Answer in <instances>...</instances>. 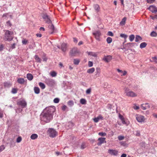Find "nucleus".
Listing matches in <instances>:
<instances>
[{"instance_id": "56", "label": "nucleus", "mask_w": 157, "mask_h": 157, "mask_svg": "<svg viewBox=\"0 0 157 157\" xmlns=\"http://www.w3.org/2000/svg\"><path fill=\"white\" fill-rule=\"evenodd\" d=\"M127 73V71H124V72L123 71V73L121 75V76H124L126 75Z\"/></svg>"}, {"instance_id": "7", "label": "nucleus", "mask_w": 157, "mask_h": 157, "mask_svg": "<svg viewBox=\"0 0 157 157\" xmlns=\"http://www.w3.org/2000/svg\"><path fill=\"white\" fill-rule=\"evenodd\" d=\"M17 104L18 105L21 106L22 108L26 107L27 106V103L24 100L17 101Z\"/></svg>"}, {"instance_id": "57", "label": "nucleus", "mask_w": 157, "mask_h": 157, "mask_svg": "<svg viewBox=\"0 0 157 157\" xmlns=\"http://www.w3.org/2000/svg\"><path fill=\"white\" fill-rule=\"evenodd\" d=\"M15 45L16 44L15 43H13V44L11 46V48L12 49L15 48Z\"/></svg>"}, {"instance_id": "52", "label": "nucleus", "mask_w": 157, "mask_h": 157, "mask_svg": "<svg viewBox=\"0 0 157 157\" xmlns=\"http://www.w3.org/2000/svg\"><path fill=\"white\" fill-rule=\"evenodd\" d=\"M91 89L90 88L86 90V94H90L91 92Z\"/></svg>"}, {"instance_id": "62", "label": "nucleus", "mask_w": 157, "mask_h": 157, "mask_svg": "<svg viewBox=\"0 0 157 157\" xmlns=\"http://www.w3.org/2000/svg\"><path fill=\"white\" fill-rule=\"evenodd\" d=\"M74 41L75 43H77L78 42V40L76 38H73Z\"/></svg>"}, {"instance_id": "63", "label": "nucleus", "mask_w": 157, "mask_h": 157, "mask_svg": "<svg viewBox=\"0 0 157 157\" xmlns=\"http://www.w3.org/2000/svg\"><path fill=\"white\" fill-rule=\"evenodd\" d=\"M155 61L157 62V58L156 56H155L152 58Z\"/></svg>"}, {"instance_id": "4", "label": "nucleus", "mask_w": 157, "mask_h": 157, "mask_svg": "<svg viewBox=\"0 0 157 157\" xmlns=\"http://www.w3.org/2000/svg\"><path fill=\"white\" fill-rule=\"evenodd\" d=\"M125 92L126 95L129 97H133L137 96V94L132 91H129L128 88H125Z\"/></svg>"}, {"instance_id": "19", "label": "nucleus", "mask_w": 157, "mask_h": 157, "mask_svg": "<svg viewBox=\"0 0 157 157\" xmlns=\"http://www.w3.org/2000/svg\"><path fill=\"white\" fill-rule=\"evenodd\" d=\"M26 77L29 81H31L33 78V75L30 73H28L27 74Z\"/></svg>"}, {"instance_id": "46", "label": "nucleus", "mask_w": 157, "mask_h": 157, "mask_svg": "<svg viewBox=\"0 0 157 157\" xmlns=\"http://www.w3.org/2000/svg\"><path fill=\"white\" fill-rule=\"evenodd\" d=\"M120 36L124 38L125 39H126L127 37V35L124 34H121L120 35Z\"/></svg>"}, {"instance_id": "37", "label": "nucleus", "mask_w": 157, "mask_h": 157, "mask_svg": "<svg viewBox=\"0 0 157 157\" xmlns=\"http://www.w3.org/2000/svg\"><path fill=\"white\" fill-rule=\"evenodd\" d=\"M98 135L102 136H106V134L105 132H101L98 133Z\"/></svg>"}, {"instance_id": "12", "label": "nucleus", "mask_w": 157, "mask_h": 157, "mask_svg": "<svg viewBox=\"0 0 157 157\" xmlns=\"http://www.w3.org/2000/svg\"><path fill=\"white\" fill-rule=\"evenodd\" d=\"M108 153L111 155L117 156L118 154V151L116 150L109 149L108 150Z\"/></svg>"}, {"instance_id": "64", "label": "nucleus", "mask_w": 157, "mask_h": 157, "mask_svg": "<svg viewBox=\"0 0 157 157\" xmlns=\"http://www.w3.org/2000/svg\"><path fill=\"white\" fill-rule=\"evenodd\" d=\"M126 156L127 155L126 154H123L121 155V157H126Z\"/></svg>"}, {"instance_id": "11", "label": "nucleus", "mask_w": 157, "mask_h": 157, "mask_svg": "<svg viewBox=\"0 0 157 157\" xmlns=\"http://www.w3.org/2000/svg\"><path fill=\"white\" fill-rule=\"evenodd\" d=\"M148 9L152 13L156 14L157 12V8L155 6H150Z\"/></svg>"}, {"instance_id": "15", "label": "nucleus", "mask_w": 157, "mask_h": 157, "mask_svg": "<svg viewBox=\"0 0 157 157\" xmlns=\"http://www.w3.org/2000/svg\"><path fill=\"white\" fill-rule=\"evenodd\" d=\"M112 58V56H105L103 58V60L106 62H109Z\"/></svg>"}, {"instance_id": "18", "label": "nucleus", "mask_w": 157, "mask_h": 157, "mask_svg": "<svg viewBox=\"0 0 157 157\" xmlns=\"http://www.w3.org/2000/svg\"><path fill=\"white\" fill-rule=\"evenodd\" d=\"M48 28L49 29L51 30L52 31V32L51 33V34H53L55 30L54 25L53 24H51V25H49L48 26Z\"/></svg>"}, {"instance_id": "41", "label": "nucleus", "mask_w": 157, "mask_h": 157, "mask_svg": "<svg viewBox=\"0 0 157 157\" xmlns=\"http://www.w3.org/2000/svg\"><path fill=\"white\" fill-rule=\"evenodd\" d=\"M17 92V90L15 88H13L11 91V92L13 94H15Z\"/></svg>"}, {"instance_id": "53", "label": "nucleus", "mask_w": 157, "mask_h": 157, "mask_svg": "<svg viewBox=\"0 0 157 157\" xmlns=\"http://www.w3.org/2000/svg\"><path fill=\"white\" fill-rule=\"evenodd\" d=\"M43 60L44 61H47V58L45 57V54H44V55H43Z\"/></svg>"}, {"instance_id": "21", "label": "nucleus", "mask_w": 157, "mask_h": 157, "mask_svg": "<svg viewBox=\"0 0 157 157\" xmlns=\"http://www.w3.org/2000/svg\"><path fill=\"white\" fill-rule=\"evenodd\" d=\"M34 58L37 62L41 63V59L37 55H35L34 56Z\"/></svg>"}, {"instance_id": "27", "label": "nucleus", "mask_w": 157, "mask_h": 157, "mask_svg": "<svg viewBox=\"0 0 157 157\" xmlns=\"http://www.w3.org/2000/svg\"><path fill=\"white\" fill-rule=\"evenodd\" d=\"M142 40V38L139 35H136L135 38V41L136 42H138L139 40Z\"/></svg>"}, {"instance_id": "24", "label": "nucleus", "mask_w": 157, "mask_h": 157, "mask_svg": "<svg viewBox=\"0 0 157 157\" xmlns=\"http://www.w3.org/2000/svg\"><path fill=\"white\" fill-rule=\"evenodd\" d=\"M5 87L9 88L11 86V84L10 82H6L4 83Z\"/></svg>"}, {"instance_id": "8", "label": "nucleus", "mask_w": 157, "mask_h": 157, "mask_svg": "<svg viewBox=\"0 0 157 157\" xmlns=\"http://www.w3.org/2000/svg\"><path fill=\"white\" fill-rule=\"evenodd\" d=\"M136 45V44L135 43H129L126 44L125 45V47H124L123 48H121L122 49H125L128 50Z\"/></svg>"}, {"instance_id": "51", "label": "nucleus", "mask_w": 157, "mask_h": 157, "mask_svg": "<svg viewBox=\"0 0 157 157\" xmlns=\"http://www.w3.org/2000/svg\"><path fill=\"white\" fill-rule=\"evenodd\" d=\"M144 104H143L141 105V109L143 110H145L147 109V108L146 106H144Z\"/></svg>"}, {"instance_id": "25", "label": "nucleus", "mask_w": 157, "mask_h": 157, "mask_svg": "<svg viewBox=\"0 0 157 157\" xmlns=\"http://www.w3.org/2000/svg\"><path fill=\"white\" fill-rule=\"evenodd\" d=\"M38 137V135L36 134H32L30 136V138L32 140H35Z\"/></svg>"}, {"instance_id": "36", "label": "nucleus", "mask_w": 157, "mask_h": 157, "mask_svg": "<svg viewBox=\"0 0 157 157\" xmlns=\"http://www.w3.org/2000/svg\"><path fill=\"white\" fill-rule=\"evenodd\" d=\"M112 41V38L110 37H108L106 39V41L108 44L110 43Z\"/></svg>"}, {"instance_id": "26", "label": "nucleus", "mask_w": 157, "mask_h": 157, "mask_svg": "<svg viewBox=\"0 0 157 157\" xmlns=\"http://www.w3.org/2000/svg\"><path fill=\"white\" fill-rule=\"evenodd\" d=\"M126 18L125 17H124L122 20L120 22V24L122 25H125Z\"/></svg>"}, {"instance_id": "16", "label": "nucleus", "mask_w": 157, "mask_h": 157, "mask_svg": "<svg viewBox=\"0 0 157 157\" xmlns=\"http://www.w3.org/2000/svg\"><path fill=\"white\" fill-rule=\"evenodd\" d=\"M103 117L101 115H99L96 118L94 119V121L95 122L97 123L100 120H102Z\"/></svg>"}, {"instance_id": "50", "label": "nucleus", "mask_w": 157, "mask_h": 157, "mask_svg": "<svg viewBox=\"0 0 157 157\" xmlns=\"http://www.w3.org/2000/svg\"><path fill=\"white\" fill-rule=\"evenodd\" d=\"M88 66L89 67H92L93 65V63L91 61H89L88 63Z\"/></svg>"}, {"instance_id": "44", "label": "nucleus", "mask_w": 157, "mask_h": 157, "mask_svg": "<svg viewBox=\"0 0 157 157\" xmlns=\"http://www.w3.org/2000/svg\"><path fill=\"white\" fill-rule=\"evenodd\" d=\"M22 140V139L21 137L19 136L17 139V143H20Z\"/></svg>"}, {"instance_id": "34", "label": "nucleus", "mask_w": 157, "mask_h": 157, "mask_svg": "<svg viewBox=\"0 0 157 157\" xmlns=\"http://www.w3.org/2000/svg\"><path fill=\"white\" fill-rule=\"evenodd\" d=\"M135 38L134 35L133 34L130 35L129 36V39L130 41H132Z\"/></svg>"}, {"instance_id": "39", "label": "nucleus", "mask_w": 157, "mask_h": 157, "mask_svg": "<svg viewBox=\"0 0 157 157\" xmlns=\"http://www.w3.org/2000/svg\"><path fill=\"white\" fill-rule=\"evenodd\" d=\"M59 98H56L53 100V101L55 103H57L59 102Z\"/></svg>"}, {"instance_id": "20", "label": "nucleus", "mask_w": 157, "mask_h": 157, "mask_svg": "<svg viewBox=\"0 0 157 157\" xmlns=\"http://www.w3.org/2000/svg\"><path fill=\"white\" fill-rule=\"evenodd\" d=\"M95 10L97 12H98L99 11L100 8L99 6L97 4H94V5Z\"/></svg>"}, {"instance_id": "9", "label": "nucleus", "mask_w": 157, "mask_h": 157, "mask_svg": "<svg viewBox=\"0 0 157 157\" xmlns=\"http://www.w3.org/2000/svg\"><path fill=\"white\" fill-rule=\"evenodd\" d=\"M79 52L77 48H73L70 52V55L71 56H75Z\"/></svg>"}, {"instance_id": "45", "label": "nucleus", "mask_w": 157, "mask_h": 157, "mask_svg": "<svg viewBox=\"0 0 157 157\" xmlns=\"http://www.w3.org/2000/svg\"><path fill=\"white\" fill-rule=\"evenodd\" d=\"M28 42V40L25 39H24L22 40V43L25 45L27 44Z\"/></svg>"}, {"instance_id": "5", "label": "nucleus", "mask_w": 157, "mask_h": 157, "mask_svg": "<svg viewBox=\"0 0 157 157\" xmlns=\"http://www.w3.org/2000/svg\"><path fill=\"white\" fill-rule=\"evenodd\" d=\"M49 136L51 137H54L57 134V132L55 130L52 128H50L48 130Z\"/></svg>"}, {"instance_id": "35", "label": "nucleus", "mask_w": 157, "mask_h": 157, "mask_svg": "<svg viewBox=\"0 0 157 157\" xmlns=\"http://www.w3.org/2000/svg\"><path fill=\"white\" fill-rule=\"evenodd\" d=\"M80 102L82 104H85L86 103V101L85 99L82 98L80 100Z\"/></svg>"}, {"instance_id": "6", "label": "nucleus", "mask_w": 157, "mask_h": 157, "mask_svg": "<svg viewBox=\"0 0 157 157\" xmlns=\"http://www.w3.org/2000/svg\"><path fill=\"white\" fill-rule=\"evenodd\" d=\"M42 17L47 23L49 24L52 23L50 17L47 13H44Z\"/></svg>"}, {"instance_id": "38", "label": "nucleus", "mask_w": 157, "mask_h": 157, "mask_svg": "<svg viewBox=\"0 0 157 157\" xmlns=\"http://www.w3.org/2000/svg\"><path fill=\"white\" fill-rule=\"evenodd\" d=\"M52 77H55L56 75V73L55 71H52L50 73Z\"/></svg>"}, {"instance_id": "33", "label": "nucleus", "mask_w": 157, "mask_h": 157, "mask_svg": "<svg viewBox=\"0 0 157 157\" xmlns=\"http://www.w3.org/2000/svg\"><path fill=\"white\" fill-rule=\"evenodd\" d=\"M80 62V60L78 59H74V63L75 64L77 65Z\"/></svg>"}, {"instance_id": "30", "label": "nucleus", "mask_w": 157, "mask_h": 157, "mask_svg": "<svg viewBox=\"0 0 157 157\" xmlns=\"http://www.w3.org/2000/svg\"><path fill=\"white\" fill-rule=\"evenodd\" d=\"M68 105L70 107L73 106L74 105V103L72 100H70L67 102Z\"/></svg>"}, {"instance_id": "42", "label": "nucleus", "mask_w": 157, "mask_h": 157, "mask_svg": "<svg viewBox=\"0 0 157 157\" xmlns=\"http://www.w3.org/2000/svg\"><path fill=\"white\" fill-rule=\"evenodd\" d=\"M124 136H119L118 137V139L119 140H122L124 139Z\"/></svg>"}, {"instance_id": "1", "label": "nucleus", "mask_w": 157, "mask_h": 157, "mask_svg": "<svg viewBox=\"0 0 157 157\" xmlns=\"http://www.w3.org/2000/svg\"><path fill=\"white\" fill-rule=\"evenodd\" d=\"M56 109L54 107L49 106L46 108L40 115L41 121L48 123L52 119L53 113Z\"/></svg>"}, {"instance_id": "31", "label": "nucleus", "mask_w": 157, "mask_h": 157, "mask_svg": "<svg viewBox=\"0 0 157 157\" xmlns=\"http://www.w3.org/2000/svg\"><path fill=\"white\" fill-rule=\"evenodd\" d=\"M39 85L42 89H44L45 88V86L44 84L41 82H40L39 83Z\"/></svg>"}, {"instance_id": "60", "label": "nucleus", "mask_w": 157, "mask_h": 157, "mask_svg": "<svg viewBox=\"0 0 157 157\" xmlns=\"http://www.w3.org/2000/svg\"><path fill=\"white\" fill-rule=\"evenodd\" d=\"M121 120L123 124H126V123L125 120H124V119H123Z\"/></svg>"}, {"instance_id": "48", "label": "nucleus", "mask_w": 157, "mask_h": 157, "mask_svg": "<svg viewBox=\"0 0 157 157\" xmlns=\"http://www.w3.org/2000/svg\"><path fill=\"white\" fill-rule=\"evenodd\" d=\"M107 35L109 36H113V33L111 31H109L107 33Z\"/></svg>"}, {"instance_id": "23", "label": "nucleus", "mask_w": 157, "mask_h": 157, "mask_svg": "<svg viewBox=\"0 0 157 157\" xmlns=\"http://www.w3.org/2000/svg\"><path fill=\"white\" fill-rule=\"evenodd\" d=\"M17 82L20 84H23L24 83L25 80L24 78H20L17 79Z\"/></svg>"}, {"instance_id": "22", "label": "nucleus", "mask_w": 157, "mask_h": 157, "mask_svg": "<svg viewBox=\"0 0 157 157\" xmlns=\"http://www.w3.org/2000/svg\"><path fill=\"white\" fill-rule=\"evenodd\" d=\"M34 90L36 94H38L40 92V89L38 87H35L34 88Z\"/></svg>"}, {"instance_id": "40", "label": "nucleus", "mask_w": 157, "mask_h": 157, "mask_svg": "<svg viewBox=\"0 0 157 157\" xmlns=\"http://www.w3.org/2000/svg\"><path fill=\"white\" fill-rule=\"evenodd\" d=\"M86 147V144L84 143H82L81 147V148L82 149H84Z\"/></svg>"}, {"instance_id": "29", "label": "nucleus", "mask_w": 157, "mask_h": 157, "mask_svg": "<svg viewBox=\"0 0 157 157\" xmlns=\"http://www.w3.org/2000/svg\"><path fill=\"white\" fill-rule=\"evenodd\" d=\"M147 45V44L145 42L142 43L140 45V48H145Z\"/></svg>"}, {"instance_id": "58", "label": "nucleus", "mask_w": 157, "mask_h": 157, "mask_svg": "<svg viewBox=\"0 0 157 157\" xmlns=\"http://www.w3.org/2000/svg\"><path fill=\"white\" fill-rule=\"evenodd\" d=\"M3 46L2 44L0 45V51H2L3 50Z\"/></svg>"}, {"instance_id": "28", "label": "nucleus", "mask_w": 157, "mask_h": 157, "mask_svg": "<svg viewBox=\"0 0 157 157\" xmlns=\"http://www.w3.org/2000/svg\"><path fill=\"white\" fill-rule=\"evenodd\" d=\"M95 71V69L94 68H92L88 69L87 71V73H92L94 72Z\"/></svg>"}, {"instance_id": "47", "label": "nucleus", "mask_w": 157, "mask_h": 157, "mask_svg": "<svg viewBox=\"0 0 157 157\" xmlns=\"http://www.w3.org/2000/svg\"><path fill=\"white\" fill-rule=\"evenodd\" d=\"M5 148V147L3 145H2L0 147V152L2 151Z\"/></svg>"}, {"instance_id": "59", "label": "nucleus", "mask_w": 157, "mask_h": 157, "mask_svg": "<svg viewBox=\"0 0 157 157\" xmlns=\"http://www.w3.org/2000/svg\"><path fill=\"white\" fill-rule=\"evenodd\" d=\"M151 18L152 19H157V15H155L154 16H151Z\"/></svg>"}, {"instance_id": "55", "label": "nucleus", "mask_w": 157, "mask_h": 157, "mask_svg": "<svg viewBox=\"0 0 157 157\" xmlns=\"http://www.w3.org/2000/svg\"><path fill=\"white\" fill-rule=\"evenodd\" d=\"M117 71L119 73L121 74H122V73H123V71L122 70H120L119 69H117Z\"/></svg>"}, {"instance_id": "3", "label": "nucleus", "mask_w": 157, "mask_h": 157, "mask_svg": "<svg viewBox=\"0 0 157 157\" xmlns=\"http://www.w3.org/2000/svg\"><path fill=\"white\" fill-rule=\"evenodd\" d=\"M45 82L48 86L52 87L55 84V81L52 79L46 78L45 79Z\"/></svg>"}, {"instance_id": "49", "label": "nucleus", "mask_w": 157, "mask_h": 157, "mask_svg": "<svg viewBox=\"0 0 157 157\" xmlns=\"http://www.w3.org/2000/svg\"><path fill=\"white\" fill-rule=\"evenodd\" d=\"M6 23L7 26H11L12 25V24L10 21H7Z\"/></svg>"}, {"instance_id": "13", "label": "nucleus", "mask_w": 157, "mask_h": 157, "mask_svg": "<svg viewBox=\"0 0 157 157\" xmlns=\"http://www.w3.org/2000/svg\"><path fill=\"white\" fill-rule=\"evenodd\" d=\"M105 138L104 137H100L99 138L98 140L99 142L97 143V145L98 146H101L102 144L106 143V141L105 140Z\"/></svg>"}, {"instance_id": "61", "label": "nucleus", "mask_w": 157, "mask_h": 157, "mask_svg": "<svg viewBox=\"0 0 157 157\" xmlns=\"http://www.w3.org/2000/svg\"><path fill=\"white\" fill-rule=\"evenodd\" d=\"M3 117V113L2 112H0V118H2Z\"/></svg>"}, {"instance_id": "54", "label": "nucleus", "mask_w": 157, "mask_h": 157, "mask_svg": "<svg viewBox=\"0 0 157 157\" xmlns=\"http://www.w3.org/2000/svg\"><path fill=\"white\" fill-rule=\"evenodd\" d=\"M67 106L65 105H63L62 107V110H63L64 111L65 110L66 108H67Z\"/></svg>"}, {"instance_id": "32", "label": "nucleus", "mask_w": 157, "mask_h": 157, "mask_svg": "<svg viewBox=\"0 0 157 157\" xmlns=\"http://www.w3.org/2000/svg\"><path fill=\"white\" fill-rule=\"evenodd\" d=\"M150 36L152 37H156L157 36V34L155 32L153 31L151 33Z\"/></svg>"}, {"instance_id": "14", "label": "nucleus", "mask_w": 157, "mask_h": 157, "mask_svg": "<svg viewBox=\"0 0 157 157\" xmlns=\"http://www.w3.org/2000/svg\"><path fill=\"white\" fill-rule=\"evenodd\" d=\"M93 35L94 36L95 38L98 41H99L100 36L101 35V33L100 31H97L93 33Z\"/></svg>"}, {"instance_id": "43", "label": "nucleus", "mask_w": 157, "mask_h": 157, "mask_svg": "<svg viewBox=\"0 0 157 157\" xmlns=\"http://www.w3.org/2000/svg\"><path fill=\"white\" fill-rule=\"evenodd\" d=\"M155 1V0H147V2L148 3L152 4Z\"/></svg>"}, {"instance_id": "17", "label": "nucleus", "mask_w": 157, "mask_h": 157, "mask_svg": "<svg viewBox=\"0 0 157 157\" xmlns=\"http://www.w3.org/2000/svg\"><path fill=\"white\" fill-rule=\"evenodd\" d=\"M67 48V44L66 43H63L61 45V49L62 50L63 52H65Z\"/></svg>"}, {"instance_id": "10", "label": "nucleus", "mask_w": 157, "mask_h": 157, "mask_svg": "<svg viewBox=\"0 0 157 157\" xmlns=\"http://www.w3.org/2000/svg\"><path fill=\"white\" fill-rule=\"evenodd\" d=\"M136 118L138 122L141 123L144 122L145 120L144 116L141 115H137Z\"/></svg>"}, {"instance_id": "2", "label": "nucleus", "mask_w": 157, "mask_h": 157, "mask_svg": "<svg viewBox=\"0 0 157 157\" xmlns=\"http://www.w3.org/2000/svg\"><path fill=\"white\" fill-rule=\"evenodd\" d=\"M5 34L4 36V40L6 41L10 42L13 39V33L9 30H4Z\"/></svg>"}]
</instances>
